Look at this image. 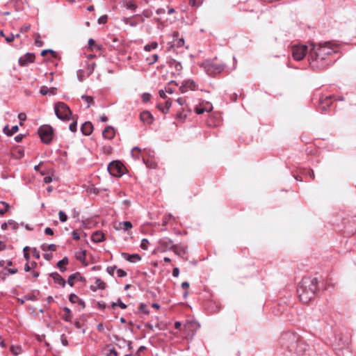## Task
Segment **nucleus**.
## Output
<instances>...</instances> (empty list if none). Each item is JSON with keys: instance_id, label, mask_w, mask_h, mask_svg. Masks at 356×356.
<instances>
[{"instance_id": "obj_1", "label": "nucleus", "mask_w": 356, "mask_h": 356, "mask_svg": "<svg viewBox=\"0 0 356 356\" xmlns=\"http://www.w3.org/2000/svg\"><path fill=\"white\" fill-rule=\"evenodd\" d=\"M340 44L334 41H327L313 44L308 53L309 66L314 70L321 71L333 64L339 58Z\"/></svg>"}, {"instance_id": "obj_2", "label": "nucleus", "mask_w": 356, "mask_h": 356, "mask_svg": "<svg viewBox=\"0 0 356 356\" xmlns=\"http://www.w3.org/2000/svg\"><path fill=\"white\" fill-rule=\"evenodd\" d=\"M281 346L298 355H302L307 352L309 346L301 339L300 336L294 332H286L280 338Z\"/></svg>"}, {"instance_id": "obj_3", "label": "nucleus", "mask_w": 356, "mask_h": 356, "mask_svg": "<svg viewBox=\"0 0 356 356\" xmlns=\"http://www.w3.org/2000/svg\"><path fill=\"white\" fill-rule=\"evenodd\" d=\"M200 67L204 68L209 76H215L225 70L226 65L222 63H218L215 58L204 60Z\"/></svg>"}, {"instance_id": "obj_4", "label": "nucleus", "mask_w": 356, "mask_h": 356, "mask_svg": "<svg viewBox=\"0 0 356 356\" xmlns=\"http://www.w3.org/2000/svg\"><path fill=\"white\" fill-rule=\"evenodd\" d=\"M54 111L56 117L61 120H69L72 114L70 107L62 102L54 104Z\"/></svg>"}, {"instance_id": "obj_5", "label": "nucleus", "mask_w": 356, "mask_h": 356, "mask_svg": "<svg viewBox=\"0 0 356 356\" xmlns=\"http://www.w3.org/2000/svg\"><path fill=\"white\" fill-rule=\"evenodd\" d=\"M53 132V128L48 124L40 126L38 130L41 141L44 144H49L51 142Z\"/></svg>"}, {"instance_id": "obj_6", "label": "nucleus", "mask_w": 356, "mask_h": 356, "mask_svg": "<svg viewBox=\"0 0 356 356\" xmlns=\"http://www.w3.org/2000/svg\"><path fill=\"white\" fill-rule=\"evenodd\" d=\"M108 171L113 177H121L124 174L125 168L119 161H113L108 165Z\"/></svg>"}, {"instance_id": "obj_7", "label": "nucleus", "mask_w": 356, "mask_h": 356, "mask_svg": "<svg viewBox=\"0 0 356 356\" xmlns=\"http://www.w3.org/2000/svg\"><path fill=\"white\" fill-rule=\"evenodd\" d=\"M299 287L301 289H317L318 279L316 277H304L299 283Z\"/></svg>"}, {"instance_id": "obj_8", "label": "nucleus", "mask_w": 356, "mask_h": 356, "mask_svg": "<svg viewBox=\"0 0 356 356\" xmlns=\"http://www.w3.org/2000/svg\"><path fill=\"white\" fill-rule=\"evenodd\" d=\"M307 54L306 45H294L292 47V56L296 60H301Z\"/></svg>"}, {"instance_id": "obj_9", "label": "nucleus", "mask_w": 356, "mask_h": 356, "mask_svg": "<svg viewBox=\"0 0 356 356\" xmlns=\"http://www.w3.org/2000/svg\"><path fill=\"white\" fill-rule=\"evenodd\" d=\"M175 244L173 241L168 237H163L159 239L158 250L164 252L168 250H173Z\"/></svg>"}, {"instance_id": "obj_10", "label": "nucleus", "mask_w": 356, "mask_h": 356, "mask_svg": "<svg viewBox=\"0 0 356 356\" xmlns=\"http://www.w3.org/2000/svg\"><path fill=\"white\" fill-rule=\"evenodd\" d=\"M298 298L304 304L309 303L316 296V291H296Z\"/></svg>"}, {"instance_id": "obj_11", "label": "nucleus", "mask_w": 356, "mask_h": 356, "mask_svg": "<svg viewBox=\"0 0 356 356\" xmlns=\"http://www.w3.org/2000/svg\"><path fill=\"white\" fill-rule=\"evenodd\" d=\"M35 54L33 53H26L23 56L20 57L18 60V63L20 66L24 67L29 63H32L35 61Z\"/></svg>"}, {"instance_id": "obj_12", "label": "nucleus", "mask_w": 356, "mask_h": 356, "mask_svg": "<svg viewBox=\"0 0 356 356\" xmlns=\"http://www.w3.org/2000/svg\"><path fill=\"white\" fill-rule=\"evenodd\" d=\"M187 249L188 247L186 245L182 244H175L172 251L177 256L187 260V258L184 257V255L187 253Z\"/></svg>"}, {"instance_id": "obj_13", "label": "nucleus", "mask_w": 356, "mask_h": 356, "mask_svg": "<svg viewBox=\"0 0 356 356\" xmlns=\"http://www.w3.org/2000/svg\"><path fill=\"white\" fill-rule=\"evenodd\" d=\"M74 282H86V279L83 277L80 273H75L69 276L67 280V283L70 286L72 287L74 286Z\"/></svg>"}, {"instance_id": "obj_14", "label": "nucleus", "mask_w": 356, "mask_h": 356, "mask_svg": "<svg viewBox=\"0 0 356 356\" xmlns=\"http://www.w3.org/2000/svg\"><path fill=\"white\" fill-rule=\"evenodd\" d=\"M332 96H326L325 97H321L319 99V109L325 111L327 108L332 104Z\"/></svg>"}, {"instance_id": "obj_15", "label": "nucleus", "mask_w": 356, "mask_h": 356, "mask_svg": "<svg viewBox=\"0 0 356 356\" xmlns=\"http://www.w3.org/2000/svg\"><path fill=\"white\" fill-rule=\"evenodd\" d=\"M196 83L193 80L188 79L185 81L180 87L181 92H185L188 89L195 90L196 89Z\"/></svg>"}, {"instance_id": "obj_16", "label": "nucleus", "mask_w": 356, "mask_h": 356, "mask_svg": "<svg viewBox=\"0 0 356 356\" xmlns=\"http://www.w3.org/2000/svg\"><path fill=\"white\" fill-rule=\"evenodd\" d=\"M102 136L108 140L113 139L115 136V130L111 126H107L102 131Z\"/></svg>"}, {"instance_id": "obj_17", "label": "nucleus", "mask_w": 356, "mask_h": 356, "mask_svg": "<svg viewBox=\"0 0 356 356\" xmlns=\"http://www.w3.org/2000/svg\"><path fill=\"white\" fill-rule=\"evenodd\" d=\"M140 118L144 123L151 124L154 121V117L148 111H143L140 115Z\"/></svg>"}, {"instance_id": "obj_18", "label": "nucleus", "mask_w": 356, "mask_h": 356, "mask_svg": "<svg viewBox=\"0 0 356 356\" xmlns=\"http://www.w3.org/2000/svg\"><path fill=\"white\" fill-rule=\"evenodd\" d=\"M81 133L85 136H89L93 131V125L90 122H85L81 127Z\"/></svg>"}, {"instance_id": "obj_19", "label": "nucleus", "mask_w": 356, "mask_h": 356, "mask_svg": "<svg viewBox=\"0 0 356 356\" xmlns=\"http://www.w3.org/2000/svg\"><path fill=\"white\" fill-rule=\"evenodd\" d=\"M57 88L55 87L48 88L47 86H42L40 90V93L42 95H54L56 94Z\"/></svg>"}, {"instance_id": "obj_20", "label": "nucleus", "mask_w": 356, "mask_h": 356, "mask_svg": "<svg viewBox=\"0 0 356 356\" xmlns=\"http://www.w3.org/2000/svg\"><path fill=\"white\" fill-rule=\"evenodd\" d=\"M50 276L52 277L55 283H57L60 286H65L66 282L58 273H52Z\"/></svg>"}, {"instance_id": "obj_21", "label": "nucleus", "mask_w": 356, "mask_h": 356, "mask_svg": "<svg viewBox=\"0 0 356 356\" xmlns=\"http://www.w3.org/2000/svg\"><path fill=\"white\" fill-rule=\"evenodd\" d=\"M69 300L70 302L75 304L76 303L79 306L81 307V309H83L85 307V303L84 302L80 299L74 293H71L69 296Z\"/></svg>"}, {"instance_id": "obj_22", "label": "nucleus", "mask_w": 356, "mask_h": 356, "mask_svg": "<svg viewBox=\"0 0 356 356\" xmlns=\"http://www.w3.org/2000/svg\"><path fill=\"white\" fill-rule=\"evenodd\" d=\"M122 256L124 259L130 262H136L141 259V257L138 254H129L128 253L123 252Z\"/></svg>"}, {"instance_id": "obj_23", "label": "nucleus", "mask_w": 356, "mask_h": 356, "mask_svg": "<svg viewBox=\"0 0 356 356\" xmlns=\"http://www.w3.org/2000/svg\"><path fill=\"white\" fill-rule=\"evenodd\" d=\"M91 239L94 243H100L105 240V236L102 232L96 231L92 234Z\"/></svg>"}, {"instance_id": "obj_24", "label": "nucleus", "mask_w": 356, "mask_h": 356, "mask_svg": "<svg viewBox=\"0 0 356 356\" xmlns=\"http://www.w3.org/2000/svg\"><path fill=\"white\" fill-rule=\"evenodd\" d=\"M132 224L130 221L120 222L118 226L115 227L116 229H123L124 231H128L132 228Z\"/></svg>"}, {"instance_id": "obj_25", "label": "nucleus", "mask_w": 356, "mask_h": 356, "mask_svg": "<svg viewBox=\"0 0 356 356\" xmlns=\"http://www.w3.org/2000/svg\"><path fill=\"white\" fill-rule=\"evenodd\" d=\"M169 66L170 67L175 68L178 74H179L182 70V65L181 63L177 61L175 59H172L169 61Z\"/></svg>"}, {"instance_id": "obj_26", "label": "nucleus", "mask_w": 356, "mask_h": 356, "mask_svg": "<svg viewBox=\"0 0 356 356\" xmlns=\"http://www.w3.org/2000/svg\"><path fill=\"white\" fill-rule=\"evenodd\" d=\"M19 130V127L17 125L13 126L11 129H9V127L7 125L3 128V133L8 136H11Z\"/></svg>"}, {"instance_id": "obj_27", "label": "nucleus", "mask_w": 356, "mask_h": 356, "mask_svg": "<svg viewBox=\"0 0 356 356\" xmlns=\"http://www.w3.org/2000/svg\"><path fill=\"white\" fill-rule=\"evenodd\" d=\"M143 161L145 165L149 168H156V163L152 159L146 158L145 156H142Z\"/></svg>"}, {"instance_id": "obj_28", "label": "nucleus", "mask_w": 356, "mask_h": 356, "mask_svg": "<svg viewBox=\"0 0 356 356\" xmlns=\"http://www.w3.org/2000/svg\"><path fill=\"white\" fill-rule=\"evenodd\" d=\"M172 105V102L169 100L165 102V105L158 104L157 108L164 114L167 113Z\"/></svg>"}, {"instance_id": "obj_29", "label": "nucleus", "mask_w": 356, "mask_h": 356, "mask_svg": "<svg viewBox=\"0 0 356 356\" xmlns=\"http://www.w3.org/2000/svg\"><path fill=\"white\" fill-rule=\"evenodd\" d=\"M63 312L65 314L63 316V319L66 322H71L72 318V314L71 310L68 307H64Z\"/></svg>"}, {"instance_id": "obj_30", "label": "nucleus", "mask_w": 356, "mask_h": 356, "mask_svg": "<svg viewBox=\"0 0 356 356\" xmlns=\"http://www.w3.org/2000/svg\"><path fill=\"white\" fill-rule=\"evenodd\" d=\"M116 306L120 307L122 309H125L127 307V305H125L120 298H118L116 302H113L111 306H108V308L115 309Z\"/></svg>"}, {"instance_id": "obj_31", "label": "nucleus", "mask_w": 356, "mask_h": 356, "mask_svg": "<svg viewBox=\"0 0 356 356\" xmlns=\"http://www.w3.org/2000/svg\"><path fill=\"white\" fill-rule=\"evenodd\" d=\"M96 286H90V289H104L106 286L105 282H104L101 279L97 278L95 280Z\"/></svg>"}, {"instance_id": "obj_32", "label": "nucleus", "mask_w": 356, "mask_h": 356, "mask_svg": "<svg viewBox=\"0 0 356 356\" xmlns=\"http://www.w3.org/2000/svg\"><path fill=\"white\" fill-rule=\"evenodd\" d=\"M131 154L134 159H140L141 156V149L138 147H134L131 151Z\"/></svg>"}, {"instance_id": "obj_33", "label": "nucleus", "mask_w": 356, "mask_h": 356, "mask_svg": "<svg viewBox=\"0 0 356 356\" xmlns=\"http://www.w3.org/2000/svg\"><path fill=\"white\" fill-rule=\"evenodd\" d=\"M67 264H68V259L67 257H65L63 259L60 260L57 263V266L61 272H64V271H65L66 268L63 266L67 265Z\"/></svg>"}, {"instance_id": "obj_34", "label": "nucleus", "mask_w": 356, "mask_h": 356, "mask_svg": "<svg viewBox=\"0 0 356 356\" xmlns=\"http://www.w3.org/2000/svg\"><path fill=\"white\" fill-rule=\"evenodd\" d=\"M10 209L8 203L3 201H0V215H3Z\"/></svg>"}, {"instance_id": "obj_35", "label": "nucleus", "mask_w": 356, "mask_h": 356, "mask_svg": "<svg viewBox=\"0 0 356 356\" xmlns=\"http://www.w3.org/2000/svg\"><path fill=\"white\" fill-rule=\"evenodd\" d=\"M41 249L43 250V251H51V252H54L56 250V245L55 244H46V243H44L41 245Z\"/></svg>"}, {"instance_id": "obj_36", "label": "nucleus", "mask_w": 356, "mask_h": 356, "mask_svg": "<svg viewBox=\"0 0 356 356\" xmlns=\"http://www.w3.org/2000/svg\"><path fill=\"white\" fill-rule=\"evenodd\" d=\"M123 6L131 10H136L138 8V6L132 1H123Z\"/></svg>"}, {"instance_id": "obj_37", "label": "nucleus", "mask_w": 356, "mask_h": 356, "mask_svg": "<svg viewBox=\"0 0 356 356\" xmlns=\"http://www.w3.org/2000/svg\"><path fill=\"white\" fill-rule=\"evenodd\" d=\"M86 250H83V251H79V252H76L75 257L78 261H80L81 262L84 263L86 261Z\"/></svg>"}, {"instance_id": "obj_38", "label": "nucleus", "mask_w": 356, "mask_h": 356, "mask_svg": "<svg viewBox=\"0 0 356 356\" xmlns=\"http://www.w3.org/2000/svg\"><path fill=\"white\" fill-rule=\"evenodd\" d=\"M0 35L5 38V40L7 42L10 43L15 40L14 34L12 33H9L8 35H6L3 31H0Z\"/></svg>"}, {"instance_id": "obj_39", "label": "nucleus", "mask_w": 356, "mask_h": 356, "mask_svg": "<svg viewBox=\"0 0 356 356\" xmlns=\"http://www.w3.org/2000/svg\"><path fill=\"white\" fill-rule=\"evenodd\" d=\"M47 54H51L52 57L55 58H58V54L56 51L50 49L42 50L40 54L42 56H45Z\"/></svg>"}, {"instance_id": "obj_40", "label": "nucleus", "mask_w": 356, "mask_h": 356, "mask_svg": "<svg viewBox=\"0 0 356 356\" xmlns=\"http://www.w3.org/2000/svg\"><path fill=\"white\" fill-rule=\"evenodd\" d=\"M138 311L140 314L144 315H148L149 314V311L147 309V305L145 303H141L139 305Z\"/></svg>"}, {"instance_id": "obj_41", "label": "nucleus", "mask_w": 356, "mask_h": 356, "mask_svg": "<svg viewBox=\"0 0 356 356\" xmlns=\"http://www.w3.org/2000/svg\"><path fill=\"white\" fill-rule=\"evenodd\" d=\"M40 295V291H37V293H31L24 296V298L26 300H38V296Z\"/></svg>"}, {"instance_id": "obj_42", "label": "nucleus", "mask_w": 356, "mask_h": 356, "mask_svg": "<svg viewBox=\"0 0 356 356\" xmlns=\"http://www.w3.org/2000/svg\"><path fill=\"white\" fill-rule=\"evenodd\" d=\"M158 47L157 42H152L150 44H147L144 47V50L146 51H150L152 49H155Z\"/></svg>"}, {"instance_id": "obj_43", "label": "nucleus", "mask_w": 356, "mask_h": 356, "mask_svg": "<svg viewBox=\"0 0 356 356\" xmlns=\"http://www.w3.org/2000/svg\"><path fill=\"white\" fill-rule=\"evenodd\" d=\"M81 99L88 103L87 108H89L91 104H94L93 97L88 95H82Z\"/></svg>"}, {"instance_id": "obj_44", "label": "nucleus", "mask_w": 356, "mask_h": 356, "mask_svg": "<svg viewBox=\"0 0 356 356\" xmlns=\"http://www.w3.org/2000/svg\"><path fill=\"white\" fill-rule=\"evenodd\" d=\"M88 47L90 49L92 50V48L95 47L98 50H100L102 49V47L99 45H97L95 44V41L92 38H90L88 40Z\"/></svg>"}, {"instance_id": "obj_45", "label": "nucleus", "mask_w": 356, "mask_h": 356, "mask_svg": "<svg viewBox=\"0 0 356 356\" xmlns=\"http://www.w3.org/2000/svg\"><path fill=\"white\" fill-rule=\"evenodd\" d=\"M159 59V56L157 54H154L151 58L148 57L146 58V60L148 63V65H151L155 63Z\"/></svg>"}, {"instance_id": "obj_46", "label": "nucleus", "mask_w": 356, "mask_h": 356, "mask_svg": "<svg viewBox=\"0 0 356 356\" xmlns=\"http://www.w3.org/2000/svg\"><path fill=\"white\" fill-rule=\"evenodd\" d=\"M10 351H11V353L13 355H19V353H22V349L21 346H13L10 347Z\"/></svg>"}, {"instance_id": "obj_47", "label": "nucleus", "mask_w": 356, "mask_h": 356, "mask_svg": "<svg viewBox=\"0 0 356 356\" xmlns=\"http://www.w3.org/2000/svg\"><path fill=\"white\" fill-rule=\"evenodd\" d=\"M184 40L183 38H181L179 39L175 40L173 41L172 46L176 47H181L184 46Z\"/></svg>"}, {"instance_id": "obj_48", "label": "nucleus", "mask_w": 356, "mask_h": 356, "mask_svg": "<svg viewBox=\"0 0 356 356\" xmlns=\"http://www.w3.org/2000/svg\"><path fill=\"white\" fill-rule=\"evenodd\" d=\"M302 173L305 175L309 176L312 180H314L315 179L314 172L313 170H312V169H309V170L304 169L303 171L302 172Z\"/></svg>"}, {"instance_id": "obj_49", "label": "nucleus", "mask_w": 356, "mask_h": 356, "mask_svg": "<svg viewBox=\"0 0 356 356\" xmlns=\"http://www.w3.org/2000/svg\"><path fill=\"white\" fill-rule=\"evenodd\" d=\"M189 4L193 7H199L203 3V0H188Z\"/></svg>"}, {"instance_id": "obj_50", "label": "nucleus", "mask_w": 356, "mask_h": 356, "mask_svg": "<svg viewBox=\"0 0 356 356\" xmlns=\"http://www.w3.org/2000/svg\"><path fill=\"white\" fill-rule=\"evenodd\" d=\"M58 216H59V220L60 222H66L67 220V215L65 214V213L63 211H60L58 212Z\"/></svg>"}, {"instance_id": "obj_51", "label": "nucleus", "mask_w": 356, "mask_h": 356, "mask_svg": "<svg viewBox=\"0 0 356 356\" xmlns=\"http://www.w3.org/2000/svg\"><path fill=\"white\" fill-rule=\"evenodd\" d=\"M8 226L11 227L13 229H17L19 224L13 220H8Z\"/></svg>"}, {"instance_id": "obj_52", "label": "nucleus", "mask_w": 356, "mask_h": 356, "mask_svg": "<svg viewBox=\"0 0 356 356\" xmlns=\"http://www.w3.org/2000/svg\"><path fill=\"white\" fill-rule=\"evenodd\" d=\"M31 29V25L29 24H24L19 29V32L22 33H27Z\"/></svg>"}, {"instance_id": "obj_53", "label": "nucleus", "mask_w": 356, "mask_h": 356, "mask_svg": "<svg viewBox=\"0 0 356 356\" xmlns=\"http://www.w3.org/2000/svg\"><path fill=\"white\" fill-rule=\"evenodd\" d=\"M151 95L147 92H145L142 95L141 99L142 101L145 103L148 102L150 100Z\"/></svg>"}, {"instance_id": "obj_54", "label": "nucleus", "mask_w": 356, "mask_h": 356, "mask_svg": "<svg viewBox=\"0 0 356 356\" xmlns=\"http://www.w3.org/2000/svg\"><path fill=\"white\" fill-rule=\"evenodd\" d=\"M70 130L72 132H76L77 130V122L76 120H74L69 127Z\"/></svg>"}, {"instance_id": "obj_55", "label": "nucleus", "mask_w": 356, "mask_h": 356, "mask_svg": "<svg viewBox=\"0 0 356 356\" xmlns=\"http://www.w3.org/2000/svg\"><path fill=\"white\" fill-rule=\"evenodd\" d=\"M35 44L37 47H42L44 42L40 40V35L38 34L35 39Z\"/></svg>"}, {"instance_id": "obj_56", "label": "nucleus", "mask_w": 356, "mask_h": 356, "mask_svg": "<svg viewBox=\"0 0 356 356\" xmlns=\"http://www.w3.org/2000/svg\"><path fill=\"white\" fill-rule=\"evenodd\" d=\"M18 118L19 120V124L23 125V122L26 119V115L24 113H20L18 114Z\"/></svg>"}, {"instance_id": "obj_57", "label": "nucleus", "mask_w": 356, "mask_h": 356, "mask_svg": "<svg viewBox=\"0 0 356 356\" xmlns=\"http://www.w3.org/2000/svg\"><path fill=\"white\" fill-rule=\"evenodd\" d=\"M149 241L147 238H143L141 241L140 248L143 250H147Z\"/></svg>"}, {"instance_id": "obj_58", "label": "nucleus", "mask_w": 356, "mask_h": 356, "mask_svg": "<svg viewBox=\"0 0 356 356\" xmlns=\"http://www.w3.org/2000/svg\"><path fill=\"white\" fill-rule=\"evenodd\" d=\"M117 270V267L115 266H108L106 268V270L107 272L111 275H113L114 273H115V271H116Z\"/></svg>"}, {"instance_id": "obj_59", "label": "nucleus", "mask_w": 356, "mask_h": 356, "mask_svg": "<svg viewBox=\"0 0 356 356\" xmlns=\"http://www.w3.org/2000/svg\"><path fill=\"white\" fill-rule=\"evenodd\" d=\"M107 20H108V16L106 15H104L101 16L98 19V23L100 24H105V23H106Z\"/></svg>"}, {"instance_id": "obj_60", "label": "nucleus", "mask_w": 356, "mask_h": 356, "mask_svg": "<svg viewBox=\"0 0 356 356\" xmlns=\"http://www.w3.org/2000/svg\"><path fill=\"white\" fill-rule=\"evenodd\" d=\"M116 273L118 277H122L127 275V273L122 269H117Z\"/></svg>"}, {"instance_id": "obj_61", "label": "nucleus", "mask_w": 356, "mask_h": 356, "mask_svg": "<svg viewBox=\"0 0 356 356\" xmlns=\"http://www.w3.org/2000/svg\"><path fill=\"white\" fill-rule=\"evenodd\" d=\"M195 113L197 114V115H201V114H203L205 111H204V107L200 106H196L195 108Z\"/></svg>"}, {"instance_id": "obj_62", "label": "nucleus", "mask_w": 356, "mask_h": 356, "mask_svg": "<svg viewBox=\"0 0 356 356\" xmlns=\"http://www.w3.org/2000/svg\"><path fill=\"white\" fill-rule=\"evenodd\" d=\"M118 354L117 353V351L114 349V348H112L111 350H109V352L108 353H106L104 356H118Z\"/></svg>"}, {"instance_id": "obj_63", "label": "nucleus", "mask_w": 356, "mask_h": 356, "mask_svg": "<svg viewBox=\"0 0 356 356\" xmlns=\"http://www.w3.org/2000/svg\"><path fill=\"white\" fill-rule=\"evenodd\" d=\"M72 237L74 240H79L80 239V232L78 230H74L72 232Z\"/></svg>"}, {"instance_id": "obj_64", "label": "nucleus", "mask_w": 356, "mask_h": 356, "mask_svg": "<svg viewBox=\"0 0 356 356\" xmlns=\"http://www.w3.org/2000/svg\"><path fill=\"white\" fill-rule=\"evenodd\" d=\"M24 136L25 135L20 134L16 136L14 139L17 143H20L22 140V139L24 138Z\"/></svg>"}]
</instances>
